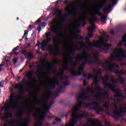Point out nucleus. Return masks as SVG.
Listing matches in <instances>:
<instances>
[{"label":"nucleus","instance_id":"1","mask_svg":"<svg viewBox=\"0 0 126 126\" xmlns=\"http://www.w3.org/2000/svg\"><path fill=\"white\" fill-rule=\"evenodd\" d=\"M109 77L106 76L105 78L102 79V84L104 85V86H105V88L110 89L112 92L113 93H116V94L114 95V98H121L124 97V95H123L120 92V91L115 89L117 86L116 85H107Z\"/></svg>","mask_w":126,"mask_h":126},{"label":"nucleus","instance_id":"2","mask_svg":"<svg viewBox=\"0 0 126 126\" xmlns=\"http://www.w3.org/2000/svg\"><path fill=\"white\" fill-rule=\"evenodd\" d=\"M16 95H14V94H11L9 98V102L8 103V99H6V102H5L4 107V111H9V110H12V109H15V108H18V103L15 102L14 101V99Z\"/></svg>","mask_w":126,"mask_h":126},{"label":"nucleus","instance_id":"3","mask_svg":"<svg viewBox=\"0 0 126 126\" xmlns=\"http://www.w3.org/2000/svg\"><path fill=\"white\" fill-rule=\"evenodd\" d=\"M89 44L91 47L99 48L98 49V51H97L96 54L94 55V60H95V61H99V54H100V53H103V49H102V43L101 42V41L97 40L96 42H89Z\"/></svg>","mask_w":126,"mask_h":126},{"label":"nucleus","instance_id":"4","mask_svg":"<svg viewBox=\"0 0 126 126\" xmlns=\"http://www.w3.org/2000/svg\"><path fill=\"white\" fill-rule=\"evenodd\" d=\"M72 5H74V3H73L72 2H71V3L69 4L67 7L65 8V12H68V15H65V16L64 17V19L62 18L59 20V22L61 24H63V22L65 21V19H66V17H67L68 15H72V16H76V12H72L71 11V9L69 8V7Z\"/></svg>","mask_w":126,"mask_h":126},{"label":"nucleus","instance_id":"5","mask_svg":"<svg viewBox=\"0 0 126 126\" xmlns=\"http://www.w3.org/2000/svg\"><path fill=\"white\" fill-rule=\"evenodd\" d=\"M115 57L118 60V62H122L123 59L126 58V50H125L122 48L119 49V51H117L115 53Z\"/></svg>","mask_w":126,"mask_h":126},{"label":"nucleus","instance_id":"6","mask_svg":"<svg viewBox=\"0 0 126 126\" xmlns=\"http://www.w3.org/2000/svg\"><path fill=\"white\" fill-rule=\"evenodd\" d=\"M76 59L79 62H81V61H85L87 65H90L91 64H96L98 60H94L91 61L87 58H85V57L82 55H77Z\"/></svg>","mask_w":126,"mask_h":126},{"label":"nucleus","instance_id":"7","mask_svg":"<svg viewBox=\"0 0 126 126\" xmlns=\"http://www.w3.org/2000/svg\"><path fill=\"white\" fill-rule=\"evenodd\" d=\"M78 112V108H74L73 109V113L72 114V118H74V119H77L79 120V121H81V119H83V118H87L88 116L87 114L84 113L83 114H77Z\"/></svg>","mask_w":126,"mask_h":126},{"label":"nucleus","instance_id":"8","mask_svg":"<svg viewBox=\"0 0 126 126\" xmlns=\"http://www.w3.org/2000/svg\"><path fill=\"white\" fill-rule=\"evenodd\" d=\"M106 4H107V0H103L101 2L100 4L96 7V9L97 10V11L94 13V15H98V16H102L103 15V13L100 12L99 11L101 10V9H102V8H103V7H104V6H105V5H106Z\"/></svg>","mask_w":126,"mask_h":126},{"label":"nucleus","instance_id":"9","mask_svg":"<svg viewBox=\"0 0 126 126\" xmlns=\"http://www.w3.org/2000/svg\"><path fill=\"white\" fill-rule=\"evenodd\" d=\"M13 115L12 114L9 112V110L6 111L5 113L3 114L1 113H0V119L3 121L4 122H6L7 121V119H9V118H13Z\"/></svg>","mask_w":126,"mask_h":126},{"label":"nucleus","instance_id":"10","mask_svg":"<svg viewBox=\"0 0 126 126\" xmlns=\"http://www.w3.org/2000/svg\"><path fill=\"white\" fill-rule=\"evenodd\" d=\"M100 103L101 101H100V102L96 101L92 102V106H94V107H92L91 109L92 110H93V111H94L97 115H99L100 112H103V109L100 108Z\"/></svg>","mask_w":126,"mask_h":126},{"label":"nucleus","instance_id":"11","mask_svg":"<svg viewBox=\"0 0 126 126\" xmlns=\"http://www.w3.org/2000/svg\"><path fill=\"white\" fill-rule=\"evenodd\" d=\"M99 76L98 75H96L94 79V89L97 90V91H100V92H102V87L100 86H97L99 84Z\"/></svg>","mask_w":126,"mask_h":126},{"label":"nucleus","instance_id":"12","mask_svg":"<svg viewBox=\"0 0 126 126\" xmlns=\"http://www.w3.org/2000/svg\"><path fill=\"white\" fill-rule=\"evenodd\" d=\"M51 42H52V37H47V40H43L41 43V49L42 51H45L47 49V46Z\"/></svg>","mask_w":126,"mask_h":126},{"label":"nucleus","instance_id":"13","mask_svg":"<svg viewBox=\"0 0 126 126\" xmlns=\"http://www.w3.org/2000/svg\"><path fill=\"white\" fill-rule=\"evenodd\" d=\"M57 64H60V61L58 59H55V61L51 63V65L49 66L48 69H52V70H53V73H56L57 72V67L55 65Z\"/></svg>","mask_w":126,"mask_h":126},{"label":"nucleus","instance_id":"14","mask_svg":"<svg viewBox=\"0 0 126 126\" xmlns=\"http://www.w3.org/2000/svg\"><path fill=\"white\" fill-rule=\"evenodd\" d=\"M100 41H101L100 42L101 43V46L102 45H103L105 47H103L102 46V51H107L108 52V51L110 50V48L112 47V44H108L105 43V39H104V38H101Z\"/></svg>","mask_w":126,"mask_h":126},{"label":"nucleus","instance_id":"15","mask_svg":"<svg viewBox=\"0 0 126 126\" xmlns=\"http://www.w3.org/2000/svg\"><path fill=\"white\" fill-rule=\"evenodd\" d=\"M76 44L80 45V46H75L74 50L75 51H78L79 52L81 51L82 50V49H83L85 47V44H84V42L83 41L77 42Z\"/></svg>","mask_w":126,"mask_h":126},{"label":"nucleus","instance_id":"16","mask_svg":"<svg viewBox=\"0 0 126 126\" xmlns=\"http://www.w3.org/2000/svg\"><path fill=\"white\" fill-rule=\"evenodd\" d=\"M56 85L60 84V81L58 79H56L53 82L49 84V89H56Z\"/></svg>","mask_w":126,"mask_h":126},{"label":"nucleus","instance_id":"17","mask_svg":"<svg viewBox=\"0 0 126 126\" xmlns=\"http://www.w3.org/2000/svg\"><path fill=\"white\" fill-rule=\"evenodd\" d=\"M52 94L53 93L51 90H47L46 93H45L42 95V97L44 100H49L50 97L52 96Z\"/></svg>","mask_w":126,"mask_h":126},{"label":"nucleus","instance_id":"18","mask_svg":"<svg viewBox=\"0 0 126 126\" xmlns=\"http://www.w3.org/2000/svg\"><path fill=\"white\" fill-rule=\"evenodd\" d=\"M34 74V71L31 70L29 71L26 74V76L27 77H29V78H30L31 79H32L33 82H38V80L35 79L33 77V74Z\"/></svg>","mask_w":126,"mask_h":126},{"label":"nucleus","instance_id":"19","mask_svg":"<svg viewBox=\"0 0 126 126\" xmlns=\"http://www.w3.org/2000/svg\"><path fill=\"white\" fill-rule=\"evenodd\" d=\"M61 29V27L58 26H51L50 29H49L50 31L53 33H55V34H58L59 33V30Z\"/></svg>","mask_w":126,"mask_h":126},{"label":"nucleus","instance_id":"20","mask_svg":"<svg viewBox=\"0 0 126 126\" xmlns=\"http://www.w3.org/2000/svg\"><path fill=\"white\" fill-rule=\"evenodd\" d=\"M69 84H70L69 82L66 83L65 82H63V84L59 86L58 90L61 91L62 93H63L64 92V90L63 89H64V88H65L66 86H68Z\"/></svg>","mask_w":126,"mask_h":126},{"label":"nucleus","instance_id":"21","mask_svg":"<svg viewBox=\"0 0 126 126\" xmlns=\"http://www.w3.org/2000/svg\"><path fill=\"white\" fill-rule=\"evenodd\" d=\"M114 67H120V66H119L118 65V64L117 63H113V64H111L110 66H108L107 68V70H109V71H110V72H112V71H113L114 70Z\"/></svg>","mask_w":126,"mask_h":126},{"label":"nucleus","instance_id":"22","mask_svg":"<svg viewBox=\"0 0 126 126\" xmlns=\"http://www.w3.org/2000/svg\"><path fill=\"white\" fill-rule=\"evenodd\" d=\"M71 74L72 75H73V76H80V75H81V74H82V72H80L79 71L78 72V73L77 74V73H76V71H74V69H70L69 70Z\"/></svg>","mask_w":126,"mask_h":126},{"label":"nucleus","instance_id":"23","mask_svg":"<svg viewBox=\"0 0 126 126\" xmlns=\"http://www.w3.org/2000/svg\"><path fill=\"white\" fill-rule=\"evenodd\" d=\"M68 68L67 66V63L66 62V63L64 65V67L61 69V73L58 75L59 76H62L65 70H66Z\"/></svg>","mask_w":126,"mask_h":126},{"label":"nucleus","instance_id":"24","mask_svg":"<svg viewBox=\"0 0 126 126\" xmlns=\"http://www.w3.org/2000/svg\"><path fill=\"white\" fill-rule=\"evenodd\" d=\"M25 91L26 92H29V93H30L31 96H32L33 98L34 99V100L35 99H36V96L34 95V92H33V91L31 90V88L28 87L27 89L25 90Z\"/></svg>","mask_w":126,"mask_h":126},{"label":"nucleus","instance_id":"25","mask_svg":"<svg viewBox=\"0 0 126 126\" xmlns=\"http://www.w3.org/2000/svg\"><path fill=\"white\" fill-rule=\"evenodd\" d=\"M6 122L8 123V126H15L16 125V121L14 120H7Z\"/></svg>","mask_w":126,"mask_h":126},{"label":"nucleus","instance_id":"26","mask_svg":"<svg viewBox=\"0 0 126 126\" xmlns=\"http://www.w3.org/2000/svg\"><path fill=\"white\" fill-rule=\"evenodd\" d=\"M77 121H79V120L72 118V122L69 124V126H75V125L77 124Z\"/></svg>","mask_w":126,"mask_h":126},{"label":"nucleus","instance_id":"27","mask_svg":"<svg viewBox=\"0 0 126 126\" xmlns=\"http://www.w3.org/2000/svg\"><path fill=\"white\" fill-rule=\"evenodd\" d=\"M20 92H21L22 93H24V89L23 88V86L22 85H21V84H17L16 86L14 87V88L15 89H17L18 88H20Z\"/></svg>","mask_w":126,"mask_h":126},{"label":"nucleus","instance_id":"28","mask_svg":"<svg viewBox=\"0 0 126 126\" xmlns=\"http://www.w3.org/2000/svg\"><path fill=\"white\" fill-rule=\"evenodd\" d=\"M113 114L117 117H122V111H120L119 110H115L113 111Z\"/></svg>","mask_w":126,"mask_h":126},{"label":"nucleus","instance_id":"29","mask_svg":"<svg viewBox=\"0 0 126 126\" xmlns=\"http://www.w3.org/2000/svg\"><path fill=\"white\" fill-rule=\"evenodd\" d=\"M46 25L47 24H46V23L45 22H43L41 25H39L38 28L37 29V31H38V32H40L41 30H42L41 27H46Z\"/></svg>","mask_w":126,"mask_h":126},{"label":"nucleus","instance_id":"30","mask_svg":"<svg viewBox=\"0 0 126 126\" xmlns=\"http://www.w3.org/2000/svg\"><path fill=\"white\" fill-rule=\"evenodd\" d=\"M98 91L99 92L97 94L95 95V100L96 101H98L99 99L101 98V95H102V93L103 92V90H102V92H100L99 91Z\"/></svg>","mask_w":126,"mask_h":126},{"label":"nucleus","instance_id":"31","mask_svg":"<svg viewBox=\"0 0 126 126\" xmlns=\"http://www.w3.org/2000/svg\"><path fill=\"white\" fill-rule=\"evenodd\" d=\"M110 10H112V6L111 5L107 7H105L103 9L102 11H103V12H107L108 11H110Z\"/></svg>","mask_w":126,"mask_h":126},{"label":"nucleus","instance_id":"32","mask_svg":"<svg viewBox=\"0 0 126 126\" xmlns=\"http://www.w3.org/2000/svg\"><path fill=\"white\" fill-rule=\"evenodd\" d=\"M53 43H54V44H57V45H60L61 44V40H60L58 37H55L53 39Z\"/></svg>","mask_w":126,"mask_h":126},{"label":"nucleus","instance_id":"33","mask_svg":"<svg viewBox=\"0 0 126 126\" xmlns=\"http://www.w3.org/2000/svg\"><path fill=\"white\" fill-rule=\"evenodd\" d=\"M56 49L58 51L54 53V56L55 57H58V56H60V52L59 51H60V49L61 48H60V47H59V46L57 45L56 46Z\"/></svg>","mask_w":126,"mask_h":126},{"label":"nucleus","instance_id":"34","mask_svg":"<svg viewBox=\"0 0 126 126\" xmlns=\"http://www.w3.org/2000/svg\"><path fill=\"white\" fill-rule=\"evenodd\" d=\"M82 105H83V101H81L79 103H77L75 105V108L79 109V108H81V107H82Z\"/></svg>","mask_w":126,"mask_h":126},{"label":"nucleus","instance_id":"35","mask_svg":"<svg viewBox=\"0 0 126 126\" xmlns=\"http://www.w3.org/2000/svg\"><path fill=\"white\" fill-rule=\"evenodd\" d=\"M67 59L69 60V63H72L73 62L74 59H75V58L72 55H69L67 57Z\"/></svg>","mask_w":126,"mask_h":126},{"label":"nucleus","instance_id":"36","mask_svg":"<svg viewBox=\"0 0 126 126\" xmlns=\"http://www.w3.org/2000/svg\"><path fill=\"white\" fill-rule=\"evenodd\" d=\"M103 106L104 108L109 109V107H110V101H106L105 103H103Z\"/></svg>","mask_w":126,"mask_h":126},{"label":"nucleus","instance_id":"37","mask_svg":"<svg viewBox=\"0 0 126 126\" xmlns=\"http://www.w3.org/2000/svg\"><path fill=\"white\" fill-rule=\"evenodd\" d=\"M118 80H119L121 84H126L125 83V80H124V78H123L121 76L119 77Z\"/></svg>","mask_w":126,"mask_h":126},{"label":"nucleus","instance_id":"38","mask_svg":"<svg viewBox=\"0 0 126 126\" xmlns=\"http://www.w3.org/2000/svg\"><path fill=\"white\" fill-rule=\"evenodd\" d=\"M87 92H89V93H91L92 94H94V93H95V91L93 88H87Z\"/></svg>","mask_w":126,"mask_h":126},{"label":"nucleus","instance_id":"39","mask_svg":"<svg viewBox=\"0 0 126 126\" xmlns=\"http://www.w3.org/2000/svg\"><path fill=\"white\" fill-rule=\"evenodd\" d=\"M84 56H85V59H90L91 58V54L87 53V52H84Z\"/></svg>","mask_w":126,"mask_h":126},{"label":"nucleus","instance_id":"40","mask_svg":"<svg viewBox=\"0 0 126 126\" xmlns=\"http://www.w3.org/2000/svg\"><path fill=\"white\" fill-rule=\"evenodd\" d=\"M98 18L97 17H94L93 19H89V21L90 22H92L93 23H94V22H97L98 21Z\"/></svg>","mask_w":126,"mask_h":126},{"label":"nucleus","instance_id":"41","mask_svg":"<svg viewBox=\"0 0 126 126\" xmlns=\"http://www.w3.org/2000/svg\"><path fill=\"white\" fill-rule=\"evenodd\" d=\"M78 23H79L78 24H75L72 27L73 29H76L80 27V25H81V24L80 23V21H79Z\"/></svg>","mask_w":126,"mask_h":126},{"label":"nucleus","instance_id":"42","mask_svg":"<svg viewBox=\"0 0 126 126\" xmlns=\"http://www.w3.org/2000/svg\"><path fill=\"white\" fill-rule=\"evenodd\" d=\"M35 104L37 105V106H40V105H42L43 104V101L41 99H38L37 101H34Z\"/></svg>","mask_w":126,"mask_h":126},{"label":"nucleus","instance_id":"43","mask_svg":"<svg viewBox=\"0 0 126 126\" xmlns=\"http://www.w3.org/2000/svg\"><path fill=\"white\" fill-rule=\"evenodd\" d=\"M48 50L50 51V55H52V54H54V53H55V50L53 49V47L52 46H50L48 48Z\"/></svg>","mask_w":126,"mask_h":126},{"label":"nucleus","instance_id":"44","mask_svg":"<svg viewBox=\"0 0 126 126\" xmlns=\"http://www.w3.org/2000/svg\"><path fill=\"white\" fill-rule=\"evenodd\" d=\"M21 54H23L25 56V57H27V54H28V52L26 51V49H22L21 52Z\"/></svg>","mask_w":126,"mask_h":126},{"label":"nucleus","instance_id":"45","mask_svg":"<svg viewBox=\"0 0 126 126\" xmlns=\"http://www.w3.org/2000/svg\"><path fill=\"white\" fill-rule=\"evenodd\" d=\"M96 29V27L95 26V25H94L93 27H91V28H89L88 30V31H90L91 32H93L94 31V30H95V29Z\"/></svg>","mask_w":126,"mask_h":126},{"label":"nucleus","instance_id":"46","mask_svg":"<svg viewBox=\"0 0 126 126\" xmlns=\"http://www.w3.org/2000/svg\"><path fill=\"white\" fill-rule=\"evenodd\" d=\"M89 122V123H93V126H97V125H96V124H95V121L94 120H93L92 119H90L88 120V121Z\"/></svg>","mask_w":126,"mask_h":126},{"label":"nucleus","instance_id":"47","mask_svg":"<svg viewBox=\"0 0 126 126\" xmlns=\"http://www.w3.org/2000/svg\"><path fill=\"white\" fill-rule=\"evenodd\" d=\"M81 21L82 22H85L86 21V15H84L83 17H82L80 19Z\"/></svg>","mask_w":126,"mask_h":126},{"label":"nucleus","instance_id":"48","mask_svg":"<svg viewBox=\"0 0 126 126\" xmlns=\"http://www.w3.org/2000/svg\"><path fill=\"white\" fill-rule=\"evenodd\" d=\"M15 98H16L18 101H21V100L24 98V96H23V95H20L19 97H17V96H16V97H15Z\"/></svg>","mask_w":126,"mask_h":126},{"label":"nucleus","instance_id":"49","mask_svg":"<svg viewBox=\"0 0 126 126\" xmlns=\"http://www.w3.org/2000/svg\"><path fill=\"white\" fill-rule=\"evenodd\" d=\"M27 56L28 57L29 60H31L32 58H33L34 57L32 54L29 52H28Z\"/></svg>","mask_w":126,"mask_h":126},{"label":"nucleus","instance_id":"50","mask_svg":"<svg viewBox=\"0 0 126 126\" xmlns=\"http://www.w3.org/2000/svg\"><path fill=\"white\" fill-rule=\"evenodd\" d=\"M76 65H77V63H76V62H75L74 63H73L72 64H71V66L73 67L72 69H74V71H75V68H76Z\"/></svg>","mask_w":126,"mask_h":126},{"label":"nucleus","instance_id":"51","mask_svg":"<svg viewBox=\"0 0 126 126\" xmlns=\"http://www.w3.org/2000/svg\"><path fill=\"white\" fill-rule=\"evenodd\" d=\"M46 38H51V36H52V32H49L46 33Z\"/></svg>","mask_w":126,"mask_h":126},{"label":"nucleus","instance_id":"52","mask_svg":"<svg viewBox=\"0 0 126 126\" xmlns=\"http://www.w3.org/2000/svg\"><path fill=\"white\" fill-rule=\"evenodd\" d=\"M82 98H83V96H82L80 94L79 95H78L77 97V101L79 102V101H80V102L81 101H82Z\"/></svg>","mask_w":126,"mask_h":126},{"label":"nucleus","instance_id":"53","mask_svg":"<svg viewBox=\"0 0 126 126\" xmlns=\"http://www.w3.org/2000/svg\"><path fill=\"white\" fill-rule=\"evenodd\" d=\"M125 100V97H120V98L117 99V103H120V102H123Z\"/></svg>","mask_w":126,"mask_h":126},{"label":"nucleus","instance_id":"54","mask_svg":"<svg viewBox=\"0 0 126 126\" xmlns=\"http://www.w3.org/2000/svg\"><path fill=\"white\" fill-rule=\"evenodd\" d=\"M100 34L104 36H105V35H107V32H106L104 30H102L99 32Z\"/></svg>","mask_w":126,"mask_h":126},{"label":"nucleus","instance_id":"55","mask_svg":"<svg viewBox=\"0 0 126 126\" xmlns=\"http://www.w3.org/2000/svg\"><path fill=\"white\" fill-rule=\"evenodd\" d=\"M62 92V91H60V90L58 89L57 92L55 93V95L56 97H58L59 96V94H60Z\"/></svg>","mask_w":126,"mask_h":126},{"label":"nucleus","instance_id":"56","mask_svg":"<svg viewBox=\"0 0 126 126\" xmlns=\"http://www.w3.org/2000/svg\"><path fill=\"white\" fill-rule=\"evenodd\" d=\"M18 59H19V58L17 57V58H14L13 59V62L14 64H15V63H17Z\"/></svg>","mask_w":126,"mask_h":126},{"label":"nucleus","instance_id":"57","mask_svg":"<svg viewBox=\"0 0 126 126\" xmlns=\"http://www.w3.org/2000/svg\"><path fill=\"white\" fill-rule=\"evenodd\" d=\"M68 55L69 56H72V55H74V50L72 49L70 52L68 53Z\"/></svg>","mask_w":126,"mask_h":126},{"label":"nucleus","instance_id":"58","mask_svg":"<svg viewBox=\"0 0 126 126\" xmlns=\"http://www.w3.org/2000/svg\"><path fill=\"white\" fill-rule=\"evenodd\" d=\"M76 38L77 39V40H83V37L80 35H77Z\"/></svg>","mask_w":126,"mask_h":126},{"label":"nucleus","instance_id":"59","mask_svg":"<svg viewBox=\"0 0 126 126\" xmlns=\"http://www.w3.org/2000/svg\"><path fill=\"white\" fill-rule=\"evenodd\" d=\"M98 64H99L100 65H101L102 67H105V66H106V63H101L100 62H99Z\"/></svg>","mask_w":126,"mask_h":126},{"label":"nucleus","instance_id":"60","mask_svg":"<svg viewBox=\"0 0 126 126\" xmlns=\"http://www.w3.org/2000/svg\"><path fill=\"white\" fill-rule=\"evenodd\" d=\"M91 78H94V75L92 74H90L89 75V76L87 78V79H88V80L91 79Z\"/></svg>","mask_w":126,"mask_h":126},{"label":"nucleus","instance_id":"61","mask_svg":"<svg viewBox=\"0 0 126 126\" xmlns=\"http://www.w3.org/2000/svg\"><path fill=\"white\" fill-rule=\"evenodd\" d=\"M26 120L27 121V123L25 124H27L28 125V124H29L30 123V121H31V118L29 117V118H26Z\"/></svg>","mask_w":126,"mask_h":126},{"label":"nucleus","instance_id":"62","mask_svg":"<svg viewBox=\"0 0 126 126\" xmlns=\"http://www.w3.org/2000/svg\"><path fill=\"white\" fill-rule=\"evenodd\" d=\"M122 42L124 43H126V34H125L123 36Z\"/></svg>","mask_w":126,"mask_h":126},{"label":"nucleus","instance_id":"63","mask_svg":"<svg viewBox=\"0 0 126 126\" xmlns=\"http://www.w3.org/2000/svg\"><path fill=\"white\" fill-rule=\"evenodd\" d=\"M121 111L122 113H126V107L122 108Z\"/></svg>","mask_w":126,"mask_h":126},{"label":"nucleus","instance_id":"64","mask_svg":"<svg viewBox=\"0 0 126 126\" xmlns=\"http://www.w3.org/2000/svg\"><path fill=\"white\" fill-rule=\"evenodd\" d=\"M103 97H109V94H108V92H105L103 94Z\"/></svg>","mask_w":126,"mask_h":126}]
</instances>
